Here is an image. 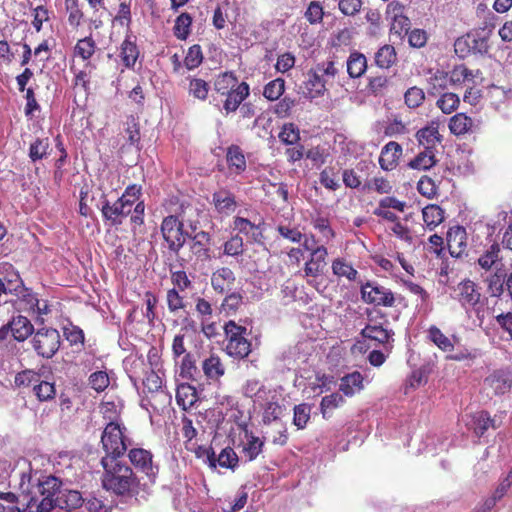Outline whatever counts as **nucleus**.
Segmentation results:
<instances>
[{"instance_id":"22","label":"nucleus","mask_w":512,"mask_h":512,"mask_svg":"<svg viewBox=\"0 0 512 512\" xmlns=\"http://www.w3.org/2000/svg\"><path fill=\"white\" fill-rule=\"evenodd\" d=\"M363 389V377L360 372H353L341 378L339 390L344 395L351 397Z\"/></svg>"},{"instance_id":"23","label":"nucleus","mask_w":512,"mask_h":512,"mask_svg":"<svg viewBox=\"0 0 512 512\" xmlns=\"http://www.w3.org/2000/svg\"><path fill=\"white\" fill-rule=\"evenodd\" d=\"M416 137L419 144L427 150H434L435 145L441 142V135L439 134L438 127L435 125H429L420 129Z\"/></svg>"},{"instance_id":"1","label":"nucleus","mask_w":512,"mask_h":512,"mask_svg":"<svg viewBox=\"0 0 512 512\" xmlns=\"http://www.w3.org/2000/svg\"><path fill=\"white\" fill-rule=\"evenodd\" d=\"M101 464L104 469L102 475L104 489L123 496L129 495L137 488L138 480L127 464L114 457H103Z\"/></svg>"},{"instance_id":"42","label":"nucleus","mask_w":512,"mask_h":512,"mask_svg":"<svg viewBox=\"0 0 512 512\" xmlns=\"http://www.w3.org/2000/svg\"><path fill=\"white\" fill-rule=\"evenodd\" d=\"M460 99L455 93H444L437 100V107L445 114L455 111L459 105Z\"/></svg>"},{"instance_id":"47","label":"nucleus","mask_w":512,"mask_h":512,"mask_svg":"<svg viewBox=\"0 0 512 512\" xmlns=\"http://www.w3.org/2000/svg\"><path fill=\"white\" fill-rule=\"evenodd\" d=\"M424 99H425L424 91L421 88L416 87V86L410 87L404 95L405 104L409 108L419 107L423 103Z\"/></svg>"},{"instance_id":"6","label":"nucleus","mask_w":512,"mask_h":512,"mask_svg":"<svg viewBox=\"0 0 512 512\" xmlns=\"http://www.w3.org/2000/svg\"><path fill=\"white\" fill-rule=\"evenodd\" d=\"M31 344L38 356L50 359L60 348L61 336L57 329L40 328L33 333Z\"/></svg>"},{"instance_id":"4","label":"nucleus","mask_w":512,"mask_h":512,"mask_svg":"<svg viewBox=\"0 0 512 512\" xmlns=\"http://www.w3.org/2000/svg\"><path fill=\"white\" fill-rule=\"evenodd\" d=\"M185 218L181 220L175 215L166 216L161 223V234L167 243L169 251L178 255L186 242V232L184 231Z\"/></svg>"},{"instance_id":"8","label":"nucleus","mask_w":512,"mask_h":512,"mask_svg":"<svg viewBox=\"0 0 512 512\" xmlns=\"http://www.w3.org/2000/svg\"><path fill=\"white\" fill-rule=\"evenodd\" d=\"M455 299L459 301L463 308L468 309H476L477 305L481 300V293L477 285L467 279L463 280L457 284L454 288Z\"/></svg>"},{"instance_id":"53","label":"nucleus","mask_w":512,"mask_h":512,"mask_svg":"<svg viewBox=\"0 0 512 512\" xmlns=\"http://www.w3.org/2000/svg\"><path fill=\"white\" fill-rule=\"evenodd\" d=\"M262 447L263 442L258 437L250 436L247 444L243 448L245 457H247L249 461H253L262 452Z\"/></svg>"},{"instance_id":"34","label":"nucleus","mask_w":512,"mask_h":512,"mask_svg":"<svg viewBox=\"0 0 512 512\" xmlns=\"http://www.w3.org/2000/svg\"><path fill=\"white\" fill-rule=\"evenodd\" d=\"M361 334L363 337L375 340L381 344L387 343L391 337V332L381 325L368 324L362 329Z\"/></svg>"},{"instance_id":"9","label":"nucleus","mask_w":512,"mask_h":512,"mask_svg":"<svg viewBox=\"0 0 512 512\" xmlns=\"http://www.w3.org/2000/svg\"><path fill=\"white\" fill-rule=\"evenodd\" d=\"M132 465L144 473L150 479H154L158 473V466L153 463V455L149 450L143 448H132L128 452Z\"/></svg>"},{"instance_id":"20","label":"nucleus","mask_w":512,"mask_h":512,"mask_svg":"<svg viewBox=\"0 0 512 512\" xmlns=\"http://www.w3.org/2000/svg\"><path fill=\"white\" fill-rule=\"evenodd\" d=\"M428 338L443 352L451 353L454 351L455 343L459 341L456 336L452 338L446 336L438 327L431 326L428 330Z\"/></svg>"},{"instance_id":"43","label":"nucleus","mask_w":512,"mask_h":512,"mask_svg":"<svg viewBox=\"0 0 512 512\" xmlns=\"http://www.w3.org/2000/svg\"><path fill=\"white\" fill-rule=\"evenodd\" d=\"M284 90L285 81L282 78H277L265 85L263 95L268 100L274 101L279 99V97L283 94Z\"/></svg>"},{"instance_id":"45","label":"nucleus","mask_w":512,"mask_h":512,"mask_svg":"<svg viewBox=\"0 0 512 512\" xmlns=\"http://www.w3.org/2000/svg\"><path fill=\"white\" fill-rule=\"evenodd\" d=\"M189 94L199 100H205L208 96L209 85L206 81L199 78L190 79Z\"/></svg>"},{"instance_id":"24","label":"nucleus","mask_w":512,"mask_h":512,"mask_svg":"<svg viewBox=\"0 0 512 512\" xmlns=\"http://www.w3.org/2000/svg\"><path fill=\"white\" fill-rule=\"evenodd\" d=\"M467 425L473 429L474 433L479 437L482 436L489 427L495 428L494 420H492L485 411L476 412L471 415V419Z\"/></svg>"},{"instance_id":"27","label":"nucleus","mask_w":512,"mask_h":512,"mask_svg":"<svg viewBox=\"0 0 512 512\" xmlns=\"http://www.w3.org/2000/svg\"><path fill=\"white\" fill-rule=\"evenodd\" d=\"M436 162L434 150L424 149L408 163V166L412 169L425 171L435 166Z\"/></svg>"},{"instance_id":"58","label":"nucleus","mask_w":512,"mask_h":512,"mask_svg":"<svg viewBox=\"0 0 512 512\" xmlns=\"http://www.w3.org/2000/svg\"><path fill=\"white\" fill-rule=\"evenodd\" d=\"M90 386L97 392L104 391L109 385L108 374L104 371H97L89 377Z\"/></svg>"},{"instance_id":"21","label":"nucleus","mask_w":512,"mask_h":512,"mask_svg":"<svg viewBox=\"0 0 512 512\" xmlns=\"http://www.w3.org/2000/svg\"><path fill=\"white\" fill-rule=\"evenodd\" d=\"M186 236L192 240L191 250L198 257H208L211 237L208 232L199 231L194 235L186 231Z\"/></svg>"},{"instance_id":"57","label":"nucleus","mask_w":512,"mask_h":512,"mask_svg":"<svg viewBox=\"0 0 512 512\" xmlns=\"http://www.w3.org/2000/svg\"><path fill=\"white\" fill-rule=\"evenodd\" d=\"M167 306L171 313L185 308L184 298L180 296L179 291L175 288L169 289L166 295Z\"/></svg>"},{"instance_id":"60","label":"nucleus","mask_w":512,"mask_h":512,"mask_svg":"<svg viewBox=\"0 0 512 512\" xmlns=\"http://www.w3.org/2000/svg\"><path fill=\"white\" fill-rule=\"evenodd\" d=\"M248 494L244 488L237 492L236 498L233 501H228L226 506L223 507L224 512H238L247 503Z\"/></svg>"},{"instance_id":"59","label":"nucleus","mask_w":512,"mask_h":512,"mask_svg":"<svg viewBox=\"0 0 512 512\" xmlns=\"http://www.w3.org/2000/svg\"><path fill=\"white\" fill-rule=\"evenodd\" d=\"M277 231L284 239L292 243H300L304 237V234L297 227L279 225Z\"/></svg>"},{"instance_id":"35","label":"nucleus","mask_w":512,"mask_h":512,"mask_svg":"<svg viewBox=\"0 0 512 512\" xmlns=\"http://www.w3.org/2000/svg\"><path fill=\"white\" fill-rule=\"evenodd\" d=\"M139 51L134 42L129 38L125 39L121 45V58L124 65L128 68L133 67L138 59Z\"/></svg>"},{"instance_id":"40","label":"nucleus","mask_w":512,"mask_h":512,"mask_svg":"<svg viewBox=\"0 0 512 512\" xmlns=\"http://www.w3.org/2000/svg\"><path fill=\"white\" fill-rule=\"evenodd\" d=\"M234 470L238 465V456L231 447L222 449L216 457V466Z\"/></svg>"},{"instance_id":"33","label":"nucleus","mask_w":512,"mask_h":512,"mask_svg":"<svg viewBox=\"0 0 512 512\" xmlns=\"http://www.w3.org/2000/svg\"><path fill=\"white\" fill-rule=\"evenodd\" d=\"M472 119L464 113H457L451 117L449 129L454 135H462L467 133L472 127Z\"/></svg>"},{"instance_id":"48","label":"nucleus","mask_w":512,"mask_h":512,"mask_svg":"<svg viewBox=\"0 0 512 512\" xmlns=\"http://www.w3.org/2000/svg\"><path fill=\"white\" fill-rule=\"evenodd\" d=\"M48 148H49L48 139H39V138H37L30 145V149H29V157H30V159L33 162H35L37 160H40V159L44 158L47 155Z\"/></svg>"},{"instance_id":"19","label":"nucleus","mask_w":512,"mask_h":512,"mask_svg":"<svg viewBox=\"0 0 512 512\" xmlns=\"http://www.w3.org/2000/svg\"><path fill=\"white\" fill-rule=\"evenodd\" d=\"M502 259L500 244L493 242L480 255L478 264L482 269L488 271L493 267L497 268L498 264H501Z\"/></svg>"},{"instance_id":"2","label":"nucleus","mask_w":512,"mask_h":512,"mask_svg":"<svg viewBox=\"0 0 512 512\" xmlns=\"http://www.w3.org/2000/svg\"><path fill=\"white\" fill-rule=\"evenodd\" d=\"M111 411V404L107 403L103 408L105 418L109 419L102 436L101 443L106 453L104 457H114L119 459L124 455L129 446L132 445L131 439L127 436V428L119 422L111 421V416L107 415Z\"/></svg>"},{"instance_id":"44","label":"nucleus","mask_w":512,"mask_h":512,"mask_svg":"<svg viewBox=\"0 0 512 512\" xmlns=\"http://www.w3.org/2000/svg\"><path fill=\"white\" fill-rule=\"evenodd\" d=\"M278 137L284 144L294 145L300 140L299 129L293 123L284 124Z\"/></svg>"},{"instance_id":"54","label":"nucleus","mask_w":512,"mask_h":512,"mask_svg":"<svg viewBox=\"0 0 512 512\" xmlns=\"http://www.w3.org/2000/svg\"><path fill=\"white\" fill-rule=\"evenodd\" d=\"M141 195V186L138 185H130L128 186L122 196L118 198L122 203H124L129 209L132 211L134 204L138 201Z\"/></svg>"},{"instance_id":"32","label":"nucleus","mask_w":512,"mask_h":512,"mask_svg":"<svg viewBox=\"0 0 512 512\" xmlns=\"http://www.w3.org/2000/svg\"><path fill=\"white\" fill-rule=\"evenodd\" d=\"M242 393L246 397L254 398V403L262 405L265 395L264 386L257 379H249L242 387Z\"/></svg>"},{"instance_id":"25","label":"nucleus","mask_w":512,"mask_h":512,"mask_svg":"<svg viewBox=\"0 0 512 512\" xmlns=\"http://www.w3.org/2000/svg\"><path fill=\"white\" fill-rule=\"evenodd\" d=\"M202 369L205 376L212 380H218L225 373V367L216 355H211L205 359L202 363Z\"/></svg>"},{"instance_id":"36","label":"nucleus","mask_w":512,"mask_h":512,"mask_svg":"<svg viewBox=\"0 0 512 512\" xmlns=\"http://www.w3.org/2000/svg\"><path fill=\"white\" fill-rule=\"evenodd\" d=\"M396 61V52L393 46H382L375 55V62L380 68H389Z\"/></svg>"},{"instance_id":"13","label":"nucleus","mask_w":512,"mask_h":512,"mask_svg":"<svg viewBox=\"0 0 512 512\" xmlns=\"http://www.w3.org/2000/svg\"><path fill=\"white\" fill-rule=\"evenodd\" d=\"M467 233L464 227L455 226L447 232V245L453 257H460L466 247Z\"/></svg>"},{"instance_id":"18","label":"nucleus","mask_w":512,"mask_h":512,"mask_svg":"<svg viewBox=\"0 0 512 512\" xmlns=\"http://www.w3.org/2000/svg\"><path fill=\"white\" fill-rule=\"evenodd\" d=\"M402 154V147L397 142L387 143L381 150L379 164L382 169L390 171L395 168L397 160Z\"/></svg>"},{"instance_id":"29","label":"nucleus","mask_w":512,"mask_h":512,"mask_svg":"<svg viewBox=\"0 0 512 512\" xmlns=\"http://www.w3.org/2000/svg\"><path fill=\"white\" fill-rule=\"evenodd\" d=\"M235 228L242 234L248 236L254 242H260L262 232L258 226L250 222L246 218L236 217L234 220Z\"/></svg>"},{"instance_id":"37","label":"nucleus","mask_w":512,"mask_h":512,"mask_svg":"<svg viewBox=\"0 0 512 512\" xmlns=\"http://www.w3.org/2000/svg\"><path fill=\"white\" fill-rule=\"evenodd\" d=\"M227 162L230 168H234L236 173H240L246 168V160L238 146H231L227 151Z\"/></svg>"},{"instance_id":"62","label":"nucleus","mask_w":512,"mask_h":512,"mask_svg":"<svg viewBox=\"0 0 512 512\" xmlns=\"http://www.w3.org/2000/svg\"><path fill=\"white\" fill-rule=\"evenodd\" d=\"M243 253V239L236 235L231 237L224 244V254L228 256H238Z\"/></svg>"},{"instance_id":"14","label":"nucleus","mask_w":512,"mask_h":512,"mask_svg":"<svg viewBox=\"0 0 512 512\" xmlns=\"http://www.w3.org/2000/svg\"><path fill=\"white\" fill-rule=\"evenodd\" d=\"M326 79L322 78L321 74L314 70L307 73V78L304 81L303 94L307 98H315L322 95L325 91Z\"/></svg>"},{"instance_id":"39","label":"nucleus","mask_w":512,"mask_h":512,"mask_svg":"<svg viewBox=\"0 0 512 512\" xmlns=\"http://www.w3.org/2000/svg\"><path fill=\"white\" fill-rule=\"evenodd\" d=\"M192 17L188 13L180 14L175 21L174 35L181 40H185L190 33Z\"/></svg>"},{"instance_id":"56","label":"nucleus","mask_w":512,"mask_h":512,"mask_svg":"<svg viewBox=\"0 0 512 512\" xmlns=\"http://www.w3.org/2000/svg\"><path fill=\"white\" fill-rule=\"evenodd\" d=\"M488 292L492 297L504 295V278L495 273L487 278Z\"/></svg>"},{"instance_id":"61","label":"nucleus","mask_w":512,"mask_h":512,"mask_svg":"<svg viewBox=\"0 0 512 512\" xmlns=\"http://www.w3.org/2000/svg\"><path fill=\"white\" fill-rule=\"evenodd\" d=\"M404 5L398 1H392L387 5L386 18L391 22L393 20H400L405 22L406 16L404 15Z\"/></svg>"},{"instance_id":"55","label":"nucleus","mask_w":512,"mask_h":512,"mask_svg":"<svg viewBox=\"0 0 512 512\" xmlns=\"http://www.w3.org/2000/svg\"><path fill=\"white\" fill-rule=\"evenodd\" d=\"M33 390L40 401L53 399L56 393L54 384L46 381H42L35 385Z\"/></svg>"},{"instance_id":"49","label":"nucleus","mask_w":512,"mask_h":512,"mask_svg":"<svg viewBox=\"0 0 512 512\" xmlns=\"http://www.w3.org/2000/svg\"><path fill=\"white\" fill-rule=\"evenodd\" d=\"M125 133L127 134V140L130 145H138L140 142V130L139 123L134 116H129L126 120Z\"/></svg>"},{"instance_id":"52","label":"nucleus","mask_w":512,"mask_h":512,"mask_svg":"<svg viewBox=\"0 0 512 512\" xmlns=\"http://www.w3.org/2000/svg\"><path fill=\"white\" fill-rule=\"evenodd\" d=\"M203 60V54L199 45H193L188 49L187 55L184 59L185 66L191 70L197 68Z\"/></svg>"},{"instance_id":"64","label":"nucleus","mask_w":512,"mask_h":512,"mask_svg":"<svg viewBox=\"0 0 512 512\" xmlns=\"http://www.w3.org/2000/svg\"><path fill=\"white\" fill-rule=\"evenodd\" d=\"M282 414V407L277 402H268L264 407L263 422L271 423Z\"/></svg>"},{"instance_id":"28","label":"nucleus","mask_w":512,"mask_h":512,"mask_svg":"<svg viewBox=\"0 0 512 512\" xmlns=\"http://www.w3.org/2000/svg\"><path fill=\"white\" fill-rule=\"evenodd\" d=\"M367 60L366 57L358 52L350 54L347 60V72L352 78H358L366 71Z\"/></svg>"},{"instance_id":"10","label":"nucleus","mask_w":512,"mask_h":512,"mask_svg":"<svg viewBox=\"0 0 512 512\" xmlns=\"http://www.w3.org/2000/svg\"><path fill=\"white\" fill-rule=\"evenodd\" d=\"M102 212V216L105 220L109 221L111 225L119 226L123 223V220L131 214V210L124 203H122L119 199L115 202L111 203L106 199L105 196L102 197V201L100 205H98Z\"/></svg>"},{"instance_id":"41","label":"nucleus","mask_w":512,"mask_h":512,"mask_svg":"<svg viewBox=\"0 0 512 512\" xmlns=\"http://www.w3.org/2000/svg\"><path fill=\"white\" fill-rule=\"evenodd\" d=\"M95 49L96 44L92 37H85L78 40L74 49V53L76 56L82 58L83 60H88L94 54Z\"/></svg>"},{"instance_id":"12","label":"nucleus","mask_w":512,"mask_h":512,"mask_svg":"<svg viewBox=\"0 0 512 512\" xmlns=\"http://www.w3.org/2000/svg\"><path fill=\"white\" fill-rule=\"evenodd\" d=\"M212 198L216 211L223 215L234 213L238 206L235 195L227 189L214 192Z\"/></svg>"},{"instance_id":"46","label":"nucleus","mask_w":512,"mask_h":512,"mask_svg":"<svg viewBox=\"0 0 512 512\" xmlns=\"http://www.w3.org/2000/svg\"><path fill=\"white\" fill-rule=\"evenodd\" d=\"M448 75L443 71H437L432 77L429 79V89L428 93L432 95H436L446 89L448 84Z\"/></svg>"},{"instance_id":"5","label":"nucleus","mask_w":512,"mask_h":512,"mask_svg":"<svg viewBox=\"0 0 512 512\" xmlns=\"http://www.w3.org/2000/svg\"><path fill=\"white\" fill-rule=\"evenodd\" d=\"M227 338L226 352L229 356L243 359L251 352V343L244 337L246 328L229 321L224 326Z\"/></svg>"},{"instance_id":"30","label":"nucleus","mask_w":512,"mask_h":512,"mask_svg":"<svg viewBox=\"0 0 512 512\" xmlns=\"http://www.w3.org/2000/svg\"><path fill=\"white\" fill-rule=\"evenodd\" d=\"M238 79L232 72L220 74L214 82V89L217 93L225 95L238 86Z\"/></svg>"},{"instance_id":"3","label":"nucleus","mask_w":512,"mask_h":512,"mask_svg":"<svg viewBox=\"0 0 512 512\" xmlns=\"http://www.w3.org/2000/svg\"><path fill=\"white\" fill-rule=\"evenodd\" d=\"M22 498L13 492H0V512H47L51 505L39 500L33 492H24Z\"/></svg>"},{"instance_id":"11","label":"nucleus","mask_w":512,"mask_h":512,"mask_svg":"<svg viewBox=\"0 0 512 512\" xmlns=\"http://www.w3.org/2000/svg\"><path fill=\"white\" fill-rule=\"evenodd\" d=\"M484 385L486 388L492 389L495 395L505 394L512 386L511 374L503 369L493 371L485 378Z\"/></svg>"},{"instance_id":"15","label":"nucleus","mask_w":512,"mask_h":512,"mask_svg":"<svg viewBox=\"0 0 512 512\" xmlns=\"http://www.w3.org/2000/svg\"><path fill=\"white\" fill-rule=\"evenodd\" d=\"M249 85L246 82H241L234 90L225 94L226 99L223 108L226 114L235 112L241 103L249 96Z\"/></svg>"},{"instance_id":"26","label":"nucleus","mask_w":512,"mask_h":512,"mask_svg":"<svg viewBox=\"0 0 512 512\" xmlns=\"http://www.w3.org/2000/svg\"><path fill=\"white\" fill-rule=\"evenodd\" d=\"M332 272L339 278H346L348 281H355L358 276V271L344 258H336L333 260Z\"/></svg>"},{"instance_id":"17","label":"nucleus","mask_w":512,"mask_h":512,"mask_svg":"<svg viewBox=\"0 0 512 512\" xmlns=\"http://www.w3.org/2000/svg\"><path fill=\"white\" fill-rule=\"evenodd\" d=\"M9 327L13 338L18 342L25 341L34 333V327L32 323L27 317L22 315L13 317L9 321Z\"/></svg>"},{"instance_id":"51","label":"nucleus","mask_w":512,"mask_h":512,"mask_svg":"<svg viewBox=\"0 0 512 512\" xmlns=\"http://www.w3.org/2000/svg\"><path fill=\"white\" fill-rule=\"evenodd\" d=\"M366 21L369 23L367 34L370 36H377L380 33L381 14L376 9H369L365 15Z\"/></svg>"},{"instance_id":"63","label":"nucleus","mask_w":512,"mask_h":512,"mask_svg":"<svg viewBox=\"0 0 512 512\" xmlns=\"http://www.w3.org/2000/svg\"><path fill=\"white\" fill-rule=\"evenodd\" d=\"M417 188L421 195L431 198L436 194L437 185L435 180L432 178L428 176H422L418 182Z\"/></svg>"},{"instance_id":"31","label":"nucleus","mask_w":512,"mask_h":512,"mask_svg":"<svg viewBox=\"0 0 512 512\" xmlns=\"http://www.w3.org/2000/svg\"><path fill=\"white\" fill-rule=\"evenodd\" d=\"M423 221L429 229L438 226L444 220V211L438 205H428L422 210Z\"/></svg>"},{"instance_id":"38","label":"nucleus","mask_w":512,"mask_h":512,"mask_svg":"<svg viewBox=\"0 0 512 512\" xmlns=\"http://www.w3.org/2000/svg\"><path fill=\"white\" fill-rule=\"evenodd\" d=\"M344 403V398L339 393H332L322 398L320 410L324 418L330 416V413Z\"/></svg>"},{"instance_id":"7","label":"nucleus","mask_w":512,"mask_h":512,"mask_svg":"<svg viewBox=\"0 0 512 512\" xmlns=\"http://www.w3.org/2000/svg\"><path fill=\"white\" fill-rule=\"evenodd\" d=\"M360 292L361 299L365 303L374 306L393 307L397 300V297L389 288L376 281H367L362 284Z\"/></svg>"},{"instance_id":"50","label":"nucleus","mask_w":512,"mask_h":512,"mask_svg":"<svg viewBox=\"0 0 512 512\" xmlns=\"http://www.w3.org/2000/svg\"><path fill=\"white\" fill-rule=\"evenodd\" d=\"M311 408L308 404H299L294 407V417L293 423L299 429H302L306 426L308 420L310 419Z\"/></svg>"},{"instance_id":"16","label":"nucleus","mask_w":512,"mask_h":512,"mask_svg":"<svg viewBox=\"0 0 512 512\" xmlns=\"http://www.w3.org/2000/svg\"><path fill=\"white\" fill-rule=\"evenodd\" d=\"M235 282V275L228 267H222L212 273L211 285L219 293L230 291Z\"/></svg>"}]
</instances>
